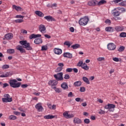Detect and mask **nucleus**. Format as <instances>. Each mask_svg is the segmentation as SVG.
Returning a JSON list of instances; mask_svg holds the SVG:
<instances>
[{"label":"nucleus","instance_id":"obj_1","mask_svg":"<svg viewBox=\"0 0 126 126\" xmlns=\"http://www.w3.org/2000/svg\"><path fill=\"white\" fill-rule=\"evenodd\" d=\"M20 44L22 45V46H24L23 48L26 49L27 51H32V50H33L32 47L30 46V43L29 42H27L26 40L20 41Z\"/></svg>","mask_w":126,"mask_h":126},{"label":"nucleus","instance_id":"obj_2","mask_svg":"<svg viewBox=\"0 0 126 126\" xmlns=\"http://www.w3.org/2000/svg\"><path fill=\"white\" fill-rule=\"evenodd\" d=\"M88 21H89V18H88V16H85L84 17L81 18L78 23L80 25L85 26V25H87Z\"/></svg>","mask_w":126,"mask_h":126},{"label":"nucleus","instance_id":"obj_3","mask_svg":"<svg viewBox=\"0 0 126 126\" xmlns=\"http://www.w3.org/2000/svg\"><path fill=\"white\" fill-rule=\"evenodd\" d=\"M17 82V80L16 79L10 80L9 83L11 87L13 88H18V87H20V85L21 84L20 83Z\"/></svg>","mask_w":126,"mask_h":126},{"label":"nucleus","instance_id":"obj_4","mask_svg":"<svg viewBox=\"0 0 126 126\" xmlns=\"http://www.w3.org/2000/svg\"><path fill=\"white\" fill-rule=\"evenodd\" d=\"M3 103H10L12 102V98L10 97V95L8 94L4 95V98H2Z\"/></svg>","mask_w":126,"mask_h":126},{"label":"nucleus","instance_id":"obj_5","mask_svg":"<svg viewBox=\"0 0 126 126\" xmlns=\"http://www.w3.org/2000/svg\"><path fill=\"white\" fill-rule=\"evenodd\" d=\"M116 105L113 104H108L104 106V109L108 110L109 112H114Z\"/></svg>","mask_w":126,"mask_h":126},{"label":"nucleus","instance_id":"obj_6","mask_svg":"<svg viewBox=\"0 0 126 126\" xmlns=\"http://www.w3.org/2000/svg\"><path fill=\"white\" fill-rule=\"evenodd\" d=\"M63 72H60L57 73V74L54 75V77L57 80V81H60V80H63Z\"/></svg>","mask_w":126,"mask_h":126},{"label":"nucleus","instance_id":"obj_7","mask_svg":"<svg viewBox=\"0 0 126 126\" xmlns=\"http://www.w3.org/2000/svg\"><path fill=\"white\" fill-rule=\"evenodd\" d=\"M116 48L117 46H116V44H115L114 43H108L107 45V49L109 51H115Z\"/></svg>","mask_w":126,"mask_h":126},{"label":"nucleus","instance_id":"obj_8","mask_svg":"<svg viewBox=\"0 0 126 126\" xmlns=\"http://www.w3.org/2000/svg\"><path fill=\"white\" fill-rule=\"evenodd\" d=\"M114 29L116 32H122L125 31V29H126V27L123 26H116L115 27Z\"/></svg>","mask_w":126,"mask_h":126},{"label":"nucleus","instance_id":"obj_9","mask_svg":"<svg viewBox=\"0 0 126 126\" xmlns=\"http://www.w3.org/2000/svg\"><path fill=\"white\" fill-rule=\"evenodd\" d=\"M58 81H56L55 80H51L49 81L48 85H50V86H51L52 88H54L55 86L58 85Z\"/></svg>","mask_w":126,"mask_h":126},{"label":"nucleus","instance_id":"obj_10","mask_svg":"<svg viewBox=\"0 0 126 126\" xmlns=\"http://www.w3.org/2000/svg\"><path fill=\"white\" fill-rule=\"evenodd\" d=\"M39 30L40 32L43 33V34H45L47 32V30H46V27L44 25H40L39 26Z\"/></svg>","mask_w":126,"mask_h":126},{"label":"nucleus","instance_id":"obj_11","mask_svg":"<svg viewBox=\"0 0 126 126\" xmlns=\"http://www.w3.org/2000/svg\"><path fill=\"white\" fill-rule=\"evenodd\" d=\"M98 3V1L96 0H91L88 2V5L90 6H95Z\"/></svg>","mask_w":126,"mask_h":126},{"label":"nucleus","instance_id":"obj_12","mask_svg":"<svg viewBox=\"0 0 126 126\" xmlns=\"http://www.w3.org/2000/svg\"><path fill=\"white\" fill-rule=\"evenodd\" d=\"M12 75V73L10 72H6V73L0 75V77H1L2 78H4L6 77H9V76H11Z\"/></svg>","mask_w":126,"mask_h":126},{"label":"nucleus","instance_id":"obj_13","mask_svg":"<svg viewBox=\"0 0 126 126\" xmlns=\"http://www.w3.org/2000/svg\"><path fill=\"white\" fill-rule=\"evenodd\" d=\"M35 108L37 110L38 112H42L43 110V106H42L41 103H37L35 105Z\"/></svg>","mask_w":126,"mask_h":126},{"label":"nucleus","instance_id":"obj_14","mask_svg":"<svg viewBox=\"0 0 126 126\" xmlns=\"http://www.w3.org/2000/svg\"><path fill=\"white\" fill-rule=\"evenodd\" d=\"M41 36L42 35L41 34H35L32 33L30 35L29 38L31 40L32 39H35V38H40Z\"/></svg>","mask_w":126,"mask_h":126},{"label":"nucleus","instance_id":"obj_15","mask_svg":"<svg viewBox=\"0 0 126 126\" xmlns=\"http://www.w3.org/2000/svg\"><path fill=\"white\" fill-rule=\"evenodd\" d=\"M4 37L6 40H11L13 38V34L11 33H7Z\"/></svg>","mask_w":126,"mask_h":126},{"label":"nucleus","instance_id":"obj_16","mask_svg":"<svg viewBox=\"0 0 126 126\" xmlns=\"http://www.w3.org/2000/svg\"><path fill=\"white\" fill-rule=\"evenodd\" d=\"M44 19L47 20V21H56V19L51 16H46L44 17Z\"/></svg>","mask_w":126,"mask_h":126},{"label":"nucleus","instance_id":"obj_17","mask_svg":"<svg viewBox=\"0 0 126 126\" xmlns=\"http://www.w3.org/2000/svg\"><path fill=\"white\" fill-rule=\"evenodd\" d=\"M54 51L56 55H62V53H63V50L59 48H55Z\"/></svg>","mask_w":126,"mask_h":126},{"label":"nucleus","instance_id":"obj_18","mask_svg":"<svg viewBox=\"0 0 126 126\" xmlns=\"http://www.w3.org/2000/svg\"><path fill=\"white\" fill-rule=\"evenodd\" d=\"M63 57L64 58H68V59H72V54H71L68 52L64 53L63 54Z\"/></svg>","mask_w":126,"mask_h":126},{"label":"nucleus","instance_id":"obj_19","mask_svg":"<svg viewBox=\"0 0 126 126\" xmlns=\"http://www.w3.org/2000/svg\"><path fill=\"white\" fill-rule=\"evenodd\" d=\"M73 123L74 124H81V123H82V121H81V120L79 118L75 117L74 118Z\"/></svg>","mask_w":126,"mask_h":126},{"label":"nucleus","instance_id":"obj_20","mask_svg":"<svg viewBox=\"0 0 126 126\" xmlns=\"http://www.w3.org/2000/svg\"><path fill=\"white\" fill-rule=\"evenodd\" d=\"M16 49L18 50V51H20V53H24L25 52V49H23L22 46L20 45H18L16 47Z\"/></svg>","mask_w":126,"mask_h":126},{"label":"nucleus","instance_id":"obj_21","mask_svg":"<svg viewBox=\"0 0 126 126\" xmlns=\"http://www.w3.org/2000/svg\"><path fill=\"white\" fill-rule=\"evenodd\" d=\"M61 87L64 90L68 89V86H67V83L64 82L61 85Z\"/></svg>","mask_w":126,"mask_h":126},{"label":"nucleus","instance_id":"obj_22","mask_svg":"<svg viewBox=\"0 0 126 126\" xmlns=\"http://www.w3.org/2000/svg\"><path fill=\"white\" fill-rule=\"evenodd\" d=\"M35 13L39 17H44V13L40 11H35Z\"/></svg>","mask_w":126,"mask_h":126},{"label":"nucleus","instance_id":"obj_23","mask_svg":"<svg viewBox=\"0 0 126 126\" xmlns=\"http://www.w3.org/2000/svg\"><path fill=\"white\" fill-rule=\"evenodd\" d=\"M81 84H82V83H81V81H77L74 83L73 85L74 86H75V87H78L79 86H81Z\"/></svg>","mask_w":126,"mask_h":126},{"label":"nucleus","instance_id":"obj_24","mask_svg":"<svg viewBox=\"0 0 126 126\" xmlns=\"http://www.w3.org/2000/svg\"><path fill=\"white\" fill-rule=\"evenodd\" d=\"M54 118H55V117L54 115H48L44 116V118L46 120H52V119H54Z\"/></svg>","mask_w":126,"mask_h":126},{"label":"nucleus","instance_id":"obj_25","mask_svg":"<svg viewBox=\"0 0 126 126\" xmlns=\"http://www.w3.org/2000/svg\"><path fill=\"white\" fill-rule=\"evenodd\" d=\"M42 42V39L41 38H36L34 40V43L36 44H41Z\"/></svg>","mask_w":126,"mask_h":126},{"label":"nucleus","instance_id":"obj_26","mask_svg":"<svg viewBox=\"0 0 126 126\" xmlns=\"http://www.w3.org/2000/svg\"><path fill=\"white\" fill-rule=\"evenodd\" d=\"M82 68L85 70H88L89 69V66L87 65V64L84 63L82 65Z\"/></svg>","mask_w":126,"mask_h":126},{"label":"nucleus","instance_id":"obj_27","mask_svg":"<svg viewBox=\"0 0 126 126\" xmlns=\"http://www.w3.org/2000/svg\"><path fill=\"white\" fill-rule=\"evenodd\" d=\"M13 9H15L17 11H21V7L20 6H17L15 5H13Z\"/></svg>","mask_w":126,"mask_h":126},{"label":"nucleus","instance_id":"obj_28","mask_svg":"<svg viewBox=\"0 0 126 126\" xmlns=\"http://www.w3.org/2000/svg\"><path fill=\"white\" fill-rule=\"evenodd\" d=\"M71 48H72L73 50H76V49H78V48H80V45L79 44H75L71 46Z\"/></svg>","mask_w":126,"mask_h":126},{"label":"nucleus","instance_id":"obj_29","mask_svg":"<svg viewBox=\"0 0 126 126\" xmlns=\"http://www.w3.org/2000/svg\"><path fill=\"white\" fill-rule=\"evenodd\" d=\"M112 14L113 16H120V15H121V12H120L119 11H114L112 13Z\"/></svg>","mask_w":126,"mask_h":126},{"label":"nucleus","instance_id":"obj_30","mask_svg":"<svg viewBox=\"0 0 126 126\" xmlns=\"http://www.w3.org/2000/svg\"><path fill=\"white\" fill-rule=\"evenodd\" d=\"M107 1L105 0H101L99 2L97 1V5H102V4H104V3H106Z\"/></svg>","mask_w":126,"mask_h":126},{"label":"nucleus","instance_id":"obj_31","mask_svg":"<svg viewBox=\"0 0 126 126\" xmlns=\"http://www.w3.org/2000/svg\"><path fill=\"white\" fill-rule=\"evenodd\" d=\"M83 80L87 84H90V82L89 81V80L87 77H83Z\"/></svg>","mask_w":126,"mask_h":126},{"label":"nucleus","instance_id":"obj_32","mask_svg":"<svg viewBox=\"0 0 126 126\" xmlns=\"http://www.w3.org/2000/svg\"><path fill=\"white\" fill-rule=\"evenodd\" d=\"M118 9H119L120 11V14H121V13H124L126 12V8H123V7H122V8L119 7V8H118Z\"/></svg>","mask_w":126,"mask_h":126},{"label":"nucleus","instance_id":"obj_33","mask_svg":"<svg viewBox=\"0 0 126 126\" xmlns=\"http://www.w3.org/2000/svg\"><path fill=\"white\" fill-rule=\"evenodd\" d=\"M52 89H54L55 92H56V93H61V92H62V91H61V89L56 87H54L53 88H52Z\"/></svg>","mask_w":126,"mask_h":126},{"label":"nucleus","instance_id":"obj_34","mask_svg":"<svg viewBox=\"0 0 126 126\" xmlns=\"http://www.w3.org/2000/svg\"><path fill=\"white\" fill-rule=\"evenodd\" d=\"M105 31H107V32H111V31H113V28L111 27H108L105 28Z\"/></svg>","mask_w":126,"mask_h":126},{"label":"nucleus","instance_id":"obj_35","mask_svg":"<svg viewBox=\"0 0 126 126\" xmlns=\"http://www.w3.org/2000/svg\"><path fill=\"white\" fill-rule=\"evenodd\" d=\"M0 86H3V88H5V87H7V86H9L8 84L7 83H4L0 82Z\"/></svg>","mask_w":126,"mask_h":126},{"label":"nucleus","instance_id":"obj_36","mask_svg":"<svg viewBox=\"0 0 126 126\" xmlns=\"http://www.w3.org/2000/svg\"><path fill=\"white\" fill-rule=\"evenodd\" d=\"M7 53H8V54H14L15 50L13 49H8L7 50Z\"/></svg>","mask_w":126,"mask_h":126},{"label":"nucleus","instance_id":"obj_37","mask_svg":"<svg viewBox=\"0 0 126 126\" xmlns=\"http://www.w3.org/2000/svg\"><path fill=\"white\" fill-rule=\"evenodd\" d=\"M16 119H17V117L14 115H11L9 117V120L14 121V120H16Z\"/></svg>","mask_w":126,"mask_h":126},{"label":"nucleus","instance_id":"obj_38","mask_svg":"<svg viewBox=\"0 0 126 126\" xmlns=\"http://www.w3.org/2000/svg\"><path fill=\"white\" fill-rule=\"evenodd\" d=\"M64 45H65V46H68V48H69V47H70L71 45V42L69 41H65Z\"/></svg>","mask_w":126,"mask_h":126},{"label":"nucleus","instance_id":"obj_39","mask_svg":"<svg viewBox=\"0 0 126 126\" xmlns=\"http://www.w3.org/2000/svg\"><path fill=\"white\" fill-rule=\"evenodd\" d=\"M120 37H121V38H125L126 37V33L125 32H121L120 34Z\"/></svg>","mask_w":126,"mask_h":126},{"label":"nucleus","instance_id":"obj_40","mask_svg":"<svg viewBox=\"0 0 126 126\" xmlns=\"http://www.w3.org/2000/svg\"><path fill=\"white\" fill-rule=\"evenodd\" d=\"M48 50V46L47 45H43L41 47V51H47Z\"/></svg>","mask_w":126,"mask_h":126},{"label":"nucleus","instance_id":"obj_41","mask_svg":"<svg viewBox=\"0 0 126 126\" xmlns=\"http://www.w3.org/2000/svg\"><path fill=\"white\" fill-rule=\"evenodd\" d=\"M63 116L64 118H65V119H67V117L68 116V111H65L63 113Z\"/></svg>","mask_w":126,"mask_h":126},{"label":"nucleus","instance_id":"obj_42","mask_svg":"<svg viewBox=\"0 0 126 126\" xmlns=\"http://www.w3.org/2000/svg\"><path fill=\"white\" fill-rule=\"evenodd\" d=\"M83 61H80L77 64V66H79V67H82V65L83 64Z\"/></svg>","mask_w":126,"mask_h":126},{"label":"nucleus","instance_id":"obj_43","mask_svg":"<svg viewBox=\"0 0 126 126\" xmlns=\"http://www.w3.org/2000/svg\"><path fill=\"white\" fill-rule=\"evenodd\" d=\"M2 69H7V68H9V65L8 64H4L2 66Z\"/></svg>","mask_w":126,"mask_h":126},{"label":"nucleus","instance_id":"obj_44","mask_svg":"<svg viewBox=\"0 0 126 126\" xmlns=\"http://www.w3.org/2000/svg\"><path fill=\"white\" fill-rule=\"evenodd\" d=\"M63 70V68L61 67H58L55 70L56 72H60V71H62Z\"/></svg>","mask_w":126,"mask_h":126},{"label":"nucleus","instance_id":"obj_45","mask_svg":"<svg viewBox=\"0 0 126 126\" xmlns=\"http://www.w3.org/2000/svg\"><path fill=\"white\" fill-rule=\"evenodd\" d=\"M15 21L16 23H22L24 21L23 19H17Z\"/></svg>","mask_w":126,"mask_h":126},{"label":"nucleus","instance_id":"obj_46","mask_svg":"<svg viewBox=\"0 0 126 126\" xmlns=\"http://www.w3.org/2000/svg\"><path fill=\"white\" fill-rule=\"evenodd\" d=\"M97 61H98V62H102V61H105V58L99 57L97 58Z\"/></svg>","mask_w":126,"mask_h":126},{"label":"nucleus","instance_id":"obj_47","mask_svg":"<svg viewBox=\"0 0 126 126\" xmlns=\"http://www.w3.org/2000/svg\"><path fill=\"white\" fill-rule=\"evenodd\" d=\"M124 50H125V47L124 46H121L118 49L119 52H123V51Z\"/></svg>","mask_w":126,"mask_h":126},{"label":"nucleus","instance_id":"obj_48","mask_svg":"<svg viewBox=\"0 0 126 126\" xmlns=\"http://www.w3.org/2000/svg\"><path fill=\"white\" fill-rule=\"evenodd\" d=\"M70 76H69V75L66 74L64 75V79H69Z\"/></svg>","mask_w":126,"mask_h":126},{"label":"nucleus","instance_id":"obj_49","mask_svg":"<svg viewBox=\"0 0 126 126\" xmlns=\"http://www.w3.org/2000/svg\"><path fill=\"white\" fill-rule=\"evenodd\" d=\"M74 117V115L73 114H68V117H67V119H71Z\"/></svg>","mask_w":126,"mask_h":126},{"label":"nucleus","instance_id":"obj_50","mask_svg":"<svg viewBox=\"0 0 126 126\" xmlns=\"http://www.w3.org/2000/svg\"><path fill=\"white\" fill-rule=\"evenodd\" d=\"M120 5H122V6H125L126 5V1H122V2L119 3Z\"/></svg>","mask_w":126,"mask_h":126},{"label":"nucleus","instance_id":"obj_51","mask_svg":"<svg viewBox=\"0 0 126 126\" xmlns=\"http://www.w3.org/2000/svg\"><path fill=\"white\" fill-rule=\"evenodd\" d=\"M85 90H86V89H85V87H82L80 88V92H85Z\"/></svg>","mask_w":126,"mask_h":126},{"label":"nucleus","instance_id":"obj_52","mask_svg":"<svg viewBox=\"0 0 126 126\" xmlns=\"http://www.w3.org/2000/svg\"><path fill=\"white\" fill-rule=\"evenodd\" d=\"M98 114H100L101 115H104L105 114V111L100 109L99 111H98Z\"/></svg>","mask_w":126,"mask_h":126},{"label":"nucleus","instance_id":"obj_53","mask_svg":"<svg viewBox=\"0 0 126 126\" xmlns=\"http://www.w3.org/2000/svg\"><path fill=\"white\" fill-rule=\"evenodd\" d=\"M73 70V69L72 68H67L66 69V72H71Z\"/></svg>","mask_w":126,"mask_h":126},{"label":"nucleus","instance_id":"obj_54","mask_svg":"<svg viewBox=\"0 0 126 126\" xmlns=\"http://www.w3.org/2000/svg\"><path fill=\"white\" fill-rule=\"evenodd\" d=\"M84 122L85 123V124H89L90 123V120L88 119H86L84 120Z\"/></svg>","mask_w":126,"mask_h":126},{"label":"nucleus","instance_id":"obj_55","mask_svg":"<svg viewBox=\"0 0 126 126\" xmlns=\"http://www.w3.org/2000/svg\"><path fill=\"white\" fill-rule=\"evenodd\" d=\"M13 114L14 115H16V116H19V115H20V112L18 111H14Z\"/></svg>","mask_w":126,"mask_h":126},{"label":"nucleus","instance_id":"obj_56","mask_svg":"<svg viewBox=\"0 0 126 126\" xmlns=\"http://www.w3.org/2000/svg\"><path fill=\"white\" fill-rule=\"evenodd\" d=\"M21 87H22V88H27V87H28V85L23 84L21 85Z\"/></svg>","mask_w":126,"mask_h":126},{"label":"nucleus","instance_id":"obj_57","mask_svg":"<svg viewBox=\"0 0 126 126\" xmlns=\"http://www.w3.org/2000/svg\"><path fill=\"white\" fill-rule=\"evenodd\" d=\"M113 61L114 62H120V60H119V58L115 57L113 58Z\"/></svg>","mask_w":126,"mask_h":126},{"label":"nucleus","instance_id":"obj_58","mask_svg":"<svg viewBox=\"0 0 126 126\" xmlns=\"http://www.w3.org/2000/svg\"><path fill=\"white\" fill-rule=\"evenodd\" d=\"M58 66H60V67H62L63 68V67L64 65L63 63H59L58 64Z\"/></svg>","mask_w":126,"mask_h":126},{"label":"nucleus","instance_id":"obj_59","mask_svg":"<svg viewBox=\"0 0 126 126\" xmlns=\"http://www.w3.org/2000/svg\"><path fill=\"white\" fill-rule=\"evenodd\" d=\"M16 18H22V19H23V18H24V16L21 15H17L16 16Z\"/></svg>","mask_w":126,"mask_h":126},{"label":"nucleus","instance_id":"obj_60","mask_svg":"<svg viewBox=\"0 0 126 126\" xmlns=\"http://www.w3.org/2000/svg\"><path fill=\"white\" fill-rule=\"evenodd\" d=\"M21 33H22L23 34H27V31L25 30H22Z\"/></svg>","mask_w":126,"mask_h":126},{"label":"nucleus","instance_id":"obj_61","mask_svg":"<svg viewBox=\"0 0 126 126\" xmlns=\"http://www.w3.org/2000/svg\"><path fill=\"white\" fill-rule=\"evenodd\" d=\"M52 110H56L57 109V106L55 104L53 105L51 107Z\"/></svg>","mask_w":126,"mask_h":126},{"label":"nucleus","instance_id":"obj_62","mask_svg":"<svg viewBox=\"0 0 126 126\" xmlns=\"http://www.w3.org/2000/svg\"><path fill=\"white\" fill-rule=\"evenodd\" d=\"M73 70L75 73H77L78 72V69L76 68H73Z\"/></svg>","mask_w":126,"mask_h":126},{"label":"nucleus","instance_id":"obj_63","mask_svg":"<svg viewBox=\"0 0 126 126\" xmlns=\"http://www.w3.org/2000/svg\"><path fill=\"white\" fill-rule=\"evenodd\" d=\"M70 32H74V28L73 27H70L69 29Z\"/></svg>","mask_w":126,"mask_h":126},{"label":"nucleus","instance_id":"obj_64","mask_svg":"<svg viewBox=\"0 0 126 126\" xmlns=\"http://www.w3.org/2000/svg\"><path fill=\"white\" fill-rule=\"evenodd\" d=\"M72 96H73L72 92L69 93V94H68V97H72Z\"/></svg>","mask_w":126,"mask_h":126}]
</instances>
